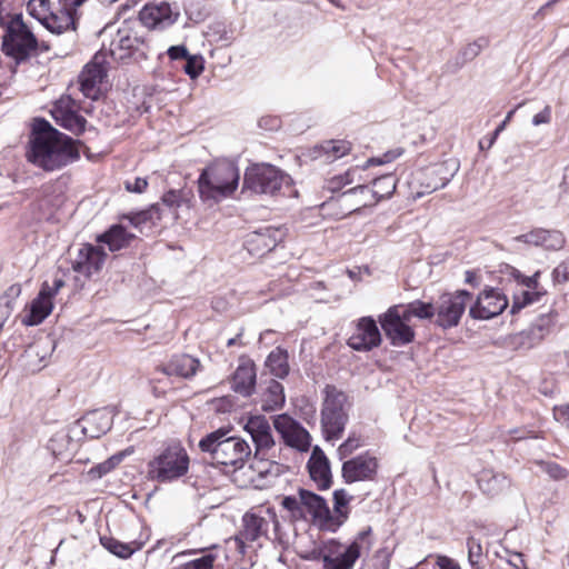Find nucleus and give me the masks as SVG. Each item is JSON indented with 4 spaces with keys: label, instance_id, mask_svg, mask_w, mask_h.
I'll return each mask as SVG.
<instances>
[{
    "label": "nucleus",
    "instance_id": "48",
    "mask_svg": "<svg viewBox=\"0 0 569 569\" xmlns=\"http://www.w3.org/2000/svg\"><path fill=\"white\" fill-rule=\"evenodd\" d=\"M216 558L212 552H206L200 558L180 565L178 569H213Z\"/></svg>",
    "mask_w": 569,
    "mask_h": 569
},
{
    "label": "nucleus",
    "instance_id": "46",
    "mask_svg": "<svg viewBox=\"0 0 569 569\" xmlns=\"http://www.w3.org/2000/svg\"><path fill=\"white\" fill-rule=\"evenodd\" d=\"M361 446L362 441L360 437L356 436L355 433L349 435V437L337 449V456L339 460H345Z\"/></svg>",
    "mask_w": 569,
    "mask_h": 569
},
{
    "label": "nucleus",
    "instance_id": "51",
    "mask_svg": "<svg viewBox=\"0 0 569 569\" xmlns=\"http://www.w3.org/2000/svg\"><path fill=\"white\" fill-rule=\"evenodd\" d=\"M77 111V102L74 99H72L69 96L61 97L54 104V108L52 110L53 118L60 117L61 114H66L69 112Z\"/></svg>",
    "mask_w": 569,
    "mask_h": 569
},
{
    "label": "nucleus",
    "instance_id": "3",
    "mask_svg": "<svg viewBox=\"0 0 569 569\" xmlns=\"http://www.w3.org/2000/svg\"><path fill=\"white\" fill-rule=\"evenodd\" d=\"M229 433L224 428L208 433L199 441V449L209 455L212 465L239 469L251 455V448L242 438Z\"/></svg>",
    "mask_w": 569,
    "mask_h": 569
},
{
    "label": "nucleus",
    "instance_id": "9",
    "mask_svg": "<svg viewBox=\"0 0 569 569\" xmlns=\"http://www.w3.org/2000/svg\"><path fill=\"white\" fill-rule=\"evenodd\" d=\"M471 300L472 295L463 289L440 295L435 301L433 323L443 330L457 327Z\"/></svg>",
    "mask_w": 569,
    "mask_h": 569
},
{
    "label": "nucleus",
    "instance_id": "19",
    "mask_svg": "<svg viewBox=\"0 0 569 569\" xmlns=\"http://www.w3.org/2000/svg\"><path fill=\"white\" fill-rule=\"evenodd\" d=\"M381 343V333L371 317L359 319L356 331L349 337L347 345L356 351H369Z\"/></svg>",
    "mask_w": 569,
    "mask_h": 569
},
{
    "label": "nucleus",
    "instance_id": "6",
    "mask_svg": "<svg viewBox=\"0 0 569 569\" xmlns=\"http://www.w3.org/2000/svg\"><path fill=\"white\" fill-rule=\"evenodd\" d=\"M321 409V428L326 440L341 438L348 422L347 395L337 387L328 385L325 390Z\"/></svg>",
    "mask_w": 569,
    "mask_h": 569
},
{
    "label": "nucleus",
    "instance_id": "62",
    "mask_svg": "<svg viewBox=\"0 0 569 569\" xmlns=\"http://www.w3.org/2000/svg\"><path fill=\"white\" fill-rule=\"evenodd\" d=\"M171 60L186 59L190 53L186 46H171L167 51Z\"/></svg>",
    "mask_w": 569,
    "mask_h": 569
},
{
    "label": "nucleus",
    "instance_id": "10",
    "mask_svg": "<svg viewBox=\"0 0 569 569\" xmlns=\"http://www.w3.org/2000/svg\"><path fill=\"white\" fill-rule=\"evenodd\" d=\"M241 529L238 533L229 538L226 543L230 551L244 557L248 553L251 543L260 541L261 538L268 539L270 521L253 512H246L242 516Z\"/></svg>",
    "mask_w": 569,
    "mask_h": 569
},
{
    "label": "nucleus",
    "instance_id": "42",
    "mask_svg": "<svg viewBox=\"0 0 569 569\" xmlns=\"http://www.w3.org/2000/svg\"><path fill=\"white\" fill-rule=\"evenodd\" d=\"M320 149L328 160L333 161L346 156L351 150V144L346 140H329L321 143Z\"/></svg>",
    "mask_w": 569,
    "mask_h": 569
},
{
    "label": "nucleus",
    "instance_id": "23",
    "mask_svg": "<svg viewBox=\"0 0 569 569\" xmlns=\"http://www.w3.org/2000/svg\"><path fill=\"white\" fill-rule=\"evenodd\" d=\"M53 297L54 292H51V287L44 282L38 296L31 301L29 313L22 318V325L33 327L43 322L52 311Z\"/></svg>",
    "mask_w": 569,
    "mask_h": 569
},
{
    "label": "nucleus",
    "instance_id": "26",
    "mask_svg": "<svg viewBox=\"0 0 569 569\" xmlns=\"http://www.w3.org/2000/svg\"><path fill=\"white\" fill-rule=\"evenodd\" d=\"M199 369V359L187 353L173 355L166 363L157 367V371L166 376H176L183 379L192 378Z\"/></svg>",
    "mask_w": 569,
    "mask_h": 569
},
{
    "label": "nucleus",
    "instance_id": "24",
    "mask_svg": "<svg viewBox=\"0 0 569 569\" xmlns=\"http://www.w3.org/2000/svg\"><path fill=\"white\" fill-rule=\"evenodd\" d=\"M307 468L310 478L316 482L319 490H327L330 488L332 483L330 462L319 446L313 447Z\"/></svg>",
    "mask_w": 569,
    "mask_h": 569
},
{
    "label": "nucleus",
    "instance_id": "38",
    "mask_svg": "<svg viewBox=\"0 0 569 569\" xmlns=\"http://www.w3.org/2000/svg\"><path fill=\"white\" fill-rule=\"evenodd\" d=\"M21 295L19 283L11 284L0 297V329L14 309L16 300Z\"/></svg>",
    "mask_w": 569,
    "mask_h": 569
},
{
    "label": "nucleus",
    "instance_id": "1",
    "mask_svg": "<svg viewBox=\"0 0 569 569\" xmlns=\"http://www.w3.org/2000/svg\"><path fill=\"white\" fill-rule=\"evenodd\" d=\"M79 143L46 119H36L28 160L44 171L59 170L80 158Z\"/></svg>",
    "mask_w": 569,
    "mask_h": 569
},
{
    "label": "nucleus",
    "instance_id": "8",
    "mask_svg": "<svg viewBox=\"0 0 569 569\" xmlns=\"http://www.w3.org/2000/svg\"><path fill=\"white\" fill-rule=\"evenodd\" d=\"M372 184L371 190L365 184H358L339 194V201L347 206V213H352L361 207L368 206L369 202L366 196L369 193L373 198L375 203L390 198L396 190L397 179L393 174H383L373 179Z\"/></svg>",
    "mask_w": 569,
    "mask_h": 569
},
{
    "label": "nucleus",
    "instance_id": "25",
    "mask_svg": "<svg viewBox=\"0 0 569 569\" xmlns=\"http://www.w3.org/2000/svg\"><path fill=\"white\" fill-rule=\"evenodd\" d=\"M244 430L251 436L256 446V456L264 455L267 450L274 446L271 427L266 417H250L244 426Z\"/></svg>",
    "mask_w": 569,
    "mask_h": 569
},
{
    "label": "nucleus",
    "instance_id": "57",
    "mask_svg": "<svg viewBox=\"0 0 569 569\" xmlns=\"http://www.w3.org/2000/svg\"><path fill=\"white\" fill-rule=\"evenodd\" d=\"M543 470L555 480L565 479L568 473L565 468H562L560 465L556 462L543 463Z\"/></svg>",
    "mask_w": 569,
    "mask_h": 569
},
{
    "label": "nucleus",
    "instance_id": "49",
    "mask_svg": "<svg viewBox=\"0 0 569 569\" xmlns=\"http://www.w3.org/2000/svg\"><path fill=\"white\" fill-rule=\"evenodd\" d=\"M186 64L183 66L184 72L191 78H198L203 71V58L198 54H189L186 59Z\"/></svg>",
    "mask_w": 569,
    "mask_h": 569
},
{
    "label": "nucleus",
    "instance_id": "54",
    "mask_svg": "<svg viewBox=\"0 0 569 569\" xmlns=\"http://www.w3.org/2000/svg\"><path fill=\"white\" fill-rule=\"evenodd\" d=\"M552 280L556 283H566L569 281V261H562L553 269Z\"/></svg>",
    "mask_w": 569,
    "mask_h": 569
},
{
    "label": "nucleus",
    "instance_id": "32",
    "mask_svg": "<svg viewBox=\"0 0 569 569\" xmlns=\"http://www.w3.org/2000/svg\"><path fill=\"white\" fill-rule=\"evenodd\" d=\"M134 238L122 224H113L99 234L97 241L107 244L110 251H118L128 247Z\"/></svg>",
    "mask_w": 569,
    "mask_h": 569
},
{
    "label": "nucleus",
    "instance_id": "41",
    "mask_svg": "<svg viewBox=\"0 0 569 569\" xmlns=\"http://www.w3.org/2000/svg\"><path fill=\"white\" fill-rule=\"evenodd\" d=\"M192 192L190 190H169L161 197L162 203L169 209H177L183 204L190 207Z\"/></svg>",
    "mask_w": 569,
    "mask_h": 569
},
{
    "label": "nucleus",
    "instance_id": "18",
    "mask_svg": "<svg viewBox=\"0 0 569 569\" xmlns=\"http://www.w3.org/2000/svg\"><path fill=\"white\" fill-rule=\"evenodd\" d=\"M114 415V410L110 407L96 409L80 418L77 421V426L81 429L84 437L97 439L111 429Z\"/></svg>",
    "mask_w": 569,
    "mask_h": 569
},
{
    "label": "nucleus",
    "instance_id": "20",
    "mask_svg": "<svg viewBox=\"0 0 569 569\" xmlns=\"http://www.w3.org/2000/svg\"><path fill=\"white\" fill-rule=\"evenodd\" d=\"M284 230L281 228L267 227L248 234L246 248L253 256H263L272 251L284 239Z\"/></svg>",
    "mask_w": 569,
    "mask_h": 569
},
{
    "label": "nucleus",
    "instance_id": "17",
    "mask_svg": "<svg viewBox=\"0 0 569 569\" xmlns=\"http://www.w3.org/2000/svg\"><path fill=\"white\" fill-rule=\"evenodd\" d=\"M143 46V38L130 27L129 20H126L123 27L118 29L109 50L114 60H124L139 51Z\"/></svg>",
    "mask_w": 569,
    "mask_h": 569
},
{
    "label": "nucleus",
    "instance_id": "21",
    "mask_svg": "<svg viewBox=\"0 0 569 569\" xmlns=\"http://www.w3.org/2000/svg\"><path fill=\"white\" fill-rule=\"evenodd\" d=\"M512 241L542 247L546 250H560L566 243V238L562 232L558 230L536 228L527 233L512 238Z\"/></svg>",
    "mask_w": 569,
    "mask_h": 569
},
{
    "label": "nucleus",
    "instance_id": "56",
    "mask_svg": "<svg viewBox=\"0 0 569 569\" xmlns=\"http://www.w3.org/2000/svg\"><path fill=\"white\" fill-rule=\"evenodd\" d=\"M458 168L459 166L457 163H453V171L450 172L448 176H442L443 171H445V166L441 164L440 167H438L436 170H435V173L440 176V181L435 183L431 189L435 191V190H438L440 188H445L449 182L450 180L452 179V177L455 176V173L458 171Z\"/></svg>",
    "mask_w": 569,
    "mask_h": 569
},
{
    "label": "nucleus",
    "instance_id": "33",
    "mask_svg": "<svg viewBox=\"0 0 569 569\" xmlns=\"http://www.w3.org/2000/svg\"><path fill=\"white\" fill-rule=\"evenodd\" d=\"M353 499L346 489H337L333 491V513L329 521V528L335 527L333 530L342 526L350 513L349 503Z\"/></svg>",
    "mask_w": 569,
    "mask_h": 569
},
{
    "label": "nucleus",
    "instance_id": "59",
    "mask_svg": "<svg viewBox=\"0 0 569 569\" xmlns=\"http://www.w3.org/2000/svg\"><path fill=\"white\" fill-rule=\"evenodd\" d=\"M553 418L569 429V403L556 406L553 408Z\"/></svg>",
    "mask_w": 569,
    "mask_h": 569
},
{
    "label": "nucleus",
    "instance_id": "63",
    "mask_svg": "<svg viewBox=\"0 0 569 569\" xmlns=\"http://www.w3.org/2000/svg\"><path fill=\"white\" fill-rule=\"evenodd\" d=\"M437 566L439 569H461L458 562L447 556H438Z\"/></svg>",
    "mask_w": 569,
    "mask_h": 569
},
{
    "label": "nucleus",
    "instance_id": "30",
    "mask_svg": "<svg viewBox=\"0 0 569 569\" xmlns=\"http://www.w3.org/2000/svg\"><path fill=\"white\" fill-rule=\"evenodd\" d=\"M552 326V315H541L528 329L519 333V345L527 349L533 348L550 332Z\"/></svg>",
    "mask_w": 569,
    "mask_h": 569
},
{
    "label": "nucleus",
    "instance_id": "47",
    "mask_svg": "<svg viewBox=\"0 0 569 569\" xmlns=\"http://www.w3.org/2000/svg\"><path fill=\"white\" fill-rule=\"evenodd\" d=\"M358 169H349L343 174L335 176L327 182V189L332 193L340 191L345 186L355 181L353 176Z\"/></svg>",
    "mask_w": 569,
    "mask_h": 569
},
{
    "label": "nucleus",
    "instance_id": "52",
    "mask_svg": "<svg viewBox=\"0 0 569 569\" xmlns=\"http://www.w3.org/2000/svg\"><path fill=\"white\" fill-rule=\"evenodd\" d=\"M467 548H468V561L470 566H475L477 563H480V560L482 558V546L478 539L475 537H470L467 540Z\"/></svg>",
    "mask_w": 569,
    "mask_h": 569
},
{
    "label": "nucleus",
    "instance_id": "15",
    "mask_svg": "<svg viewBox=\"0 0 569 569\" xmlns=\"http://www.w3.org/2000/svg\"><path fill=\"white\" fill-rule=\"evenodd\" d=\"M399 308V306H392L379 317L386 337L396 347L406 346L415 339L413 329L408 323L401 322Z\"/></svg>",
    "mask_w": 569,
    "mask_h": 569
},
{
    "label": "nucleus",
    "instance_id": "55",
    "mask_svg": "<svg viewBox=\"0 0 569 569\" xmlns=\"http://www.w3.org/2000/svg\"><path fill=\"white\" fill-rule=\"evenodd\" d=\"M114 466H116L114 460L112 458L108 459L104 462L92 467L89 471V475L92 478H101L104 475H107L108 472H110L114 468Z\"/></svg>",
    "mask_w": 569,
    "mask_h": 569
},
{
    "label": "nucleus",
    "instance_id": "13",
    "mask_svg": "<svg viewBox=\"0 0 569 569\" xmlns=\"http://www.w3.org/2000/svg\"><path fill=\"white\" fill-rule=\"evenodd\" d=\"M508 306V299L497 288H488L481 291L470 305L469 316L476 320H489L500 315Z\"/></svg>",
    "mask_w": 569,
    "mask_h": 569
},
{
    "label": "nucleus",
    "instance_id": "64",
    "mask_svg": "<svg viewBox=\"0 0 569 569\" xmlns=\"http://www.w3.org/2000/svg\"><path fill=\"white\" fill-rule=\"evenodd\" d=\"M508 563L516 569H526L525 568V560L522 558L521 553H513L510 559H508Z\"/></svg>",
    "mask_w": 569,
    "mask_h": 569
},
{
    "label": "nucleus",
    "instance_id": "7",
    "mask_svg": "<svg viewBox=\"0 0 569 569\" xmlns=\"http://www.w3.org/2000/svg\"><path fill=\"white\" fill-rule=\"evenodd\" d=\"M189 463L187 450L180 443H172L149 462V473L158 482H171L187 475Z\"/></svg>",
    "mask_w": 569,
    "mask_h": 569
},
{
    "label": "nucleus",
    "instance_id": "27",
    "mask_svg": "<svg viewBox=\"0 0 569 569\" xmlns=\"http://www.w3.org/2000/svg\"><path fill=\"white\" fill-rule=\"evenodd\" d=\"M257 382L256 365L250 359L241 360L231 377V389L242 396L250 397Z\"/></svg>",
    "mask_w": 569,
    "mask_h": 569
},
{
    "label": "nucleus",
    "instance_id": "31",
    "mask_svg": "<svg viewBox=\"0 0 569 569\" xmlns=\"http://www.w3.org/2000/svg\"><path fill=\"white\" fill-rule=\"evenodd\" d=\"M488 46L489 39L486 37H480L473 42L466 44L463 48L460 49L458 54L452 60H449L446 63V72L456 73L467 62L472 61L475 58H477L480 54V52Z\"/></svg>",
    "mask_w": 569,
    "mask_h": 569
},
{
    "label": "nucleus",
    "instance_id": "2",
    "mask_svg": "<svg viewBox=\"0 0 569 569\" xmlns=\"http://www.w3.org/2000/svg\"><path fill=\"white\" fill-rule=\"evenodd\" d=\"M239 179V169L234 162L227 159L214 160L199 174V197L203 202L218 203L236 191Z\"/></svg>",
    "mask_w": 569,
    "mask_h": 569
},
{
    "label": "nucleus",
    "instance_id": "43",
    "mask_svg": "<svg viewBox=\"0 0 569 569\" xmlns=\"http://www.w3.org/2000/svg\"><path fill=\"white\" fill-rule=\"evenodd\" d=\"M130 223L134 227H140L147 222L154 223L161 219V211L159 204H152L146 210L133 212L127 216Z\"/></svg>",
    "mask_w": 569,
    "mask_h": 569
},
{
    "label": "nucleus",
    "instance_id": "50",
    "mask_svg": "<svg viewBox=\"0 0 569 569\" xmlns=\"http://www.w3.org/2000/svg\"><path fill=\"white\" fill-rule=\"evenodd\" d=\"M281 506L291 513L292 518H295V519L305 518L302 502H301L300 497L297 498L293 496H287L282 499Z\"/></svg>",
    "mask_w": 569,
    "mask_h": 569
},
{
    "label": "nucleus",
    "instance_id": "5",
    "mask_svg": "<svg viewBox=\"0 0 569 569\" xmlns=\"http://www.w3.org/2000/svg\"><path fill=\"white\" fill-rule=\"evenodd\" d=\"M1 50L17 66L26 62L38 50V40L21 14H14L6 24Z\"/></svg>",
    "mask_w": 569,
    "mask_h": 569
},
{
    "label": "nucleus",
    "instance_id": "28",
    "mask_svg": "<svg viewBox=\"0 0 569 569\" xmlns=\"http://www.w3.org/2000/svg\"><path fill=\"white\" fill-rule=\"evenodd\" d=\"M298 495L301 498L302 509L311 515L313 521L329 527L331 511L326 499L307 489H299Z\"/></svg>",
    "mask_w": 569,
    "mask_h": 569
},
{
    "label": "nucleus",
    "instance_id": "58",
    "mask_svg": "<svg viewBox=\"0 0 569 569\" xmlns=\"http://www.w3.org/2000/svg\"><path fill=\"white\" fill-rule=\"evenodd\" d=\"M148 187V181L146 178L137 177L133 181L127 180L124 181V188L129 192L133 193H142L146 191Z\"/></svg>",
    "mask_w": 569,
    "mask_h": 569
},
{
    "label": "nucleus",
    "instance_id": "4",
    "mask_svg": "<svg viewBox=\"0 0 569 569\" xmlns=\"http://www.w3.org/2000/svg\"><path fill=\"white\" fill-rule=\"evenodd\" d=\"M243 190L270 197L297 194L292 178L278 167L266 162L253 163L246 169Z\"/></svg>",
    "mask_w": 569,
    "mask_h": 569
},
{
    "label": "nucleus",
    "instance_id": "36",
    "mask_svg": "<svg viewBox=\"0 0 569 569\" xmlns=\"http://www.w3.org/2000/svg\"><path fill=\"white\" fill-rule=\"evenodd\" d=\"M288 358V351L281 347H277L268 355L264 366L273 377L284 379L290 372Z\"/></svg>",
    "mask_w": 569,
    "mask_h": 569
},
{
    "label": "nucleus",
    "instance_id": "35",
    "mask_svg": "<svg viewBox=\"0 0 569 569\" xmlns=\"http://www.w3.org/2000/svg\"><path fill=\"white\" fill-rule=\"evenodd\" d=\"M479 488L488 496H496L509 487V480L503 473L485 470L478 479Z\"/></svg>",
    "mask_w": 569,
    "mask_h": 569
},
{
    "label": "nucleus",
    "instance_id": "16",
    "mask_svg": "<svg viewBox=\"0 0 569 569\" xmlns=\"http://www.w3.org/2000/svg\"><path fill=\"white\" fill-rule=\"evenodd\" d=\"M179 14L168 2L149 3L139 12V21L150 30H164L178 20Z\"/></svg>",
    "mask_w": 569,
    "mask_h": 569
},
{
    "label": "nucleus",
    "instance_id": "39",
    "mask_svg": "<svg viewBox=\"0 0 569 569\" xmlns=\"http://www.w3.org/2000/svg\"><path fill=\"white\" fill-rule=\"evenodd\" d=\"M100 542L109 552L122 559L131 557L139 549L134 542L124 543L113 537H100Z\"/></svg>",
    "mask_w": 569,
    "mask_h": 569
},
{
    "label": "nucleus",
    "instance_id": "22",
    "mask_svg": "<svg viewBox=\"0 0 569 569\" xmlns=\"http://www.w3.org/2000/svg\"><path fill=\"white\" fill-rule=\"evenodd\" d=\"M106 257L107 254L101 248L90 243L83 244L72 263V269L90 277L102 268Z\"/></svg>",
    "mask_w": 569,
    "mask_h": 569
},
{
    "label": "nucleus",
    "instance_id": "60",
    "mask_svg": "<svg viewBox=\"0 0 569 569\" xmlns=\"http://www.w3.org/2000/svg\"><path fill=\"white\" fill-rule=\"evenodd\" d=\"M523 103H519L516 108H513L512 110H510L505 120L496 128V130L493 131L492 133V137L489 141V147L492 146V143L495 142V140L497 139V137L500 134L501 131L505 130L506 126L510 122V120L512 119L513 114L516 113L517 109L520 108Z\"/></svg>",
    "mask_w": 569,
    "mask_h": 569
},
{
    "label": "nucleus",
    "instance_id": "12",
    "mask_svg": "<svg viewBox=\"0 0 569 569\" xmlns=\"http://www.w3.org/2000/svg\"><path fill=\"white\" fill-rule=\"evenodd\" d=\"M378 459L369 451L345 460L341 477L348 485L361 481H373L378 475Z\"/></svg>",
    "mask_w": 569,
    "mask_h": 569
},
{
    "label": "nucleus",
    "instance_id": "40",
    "mask_svg": "<svg viewBox=\"0 0 569 569\" xmlns=\"http://www.w3.org/2000/svg\"><path fill=\"white\" fill-rule=\"evenodd\" d=\"M57 123L76 136L81 134L86 130L87 120L77 111L61 114L54 118Z\"/></svg>",
    "mask_w": 569,
    "mask_h": 569
},
{
    "label": "nucleus",
    "instance_id": "53",
    "mask_svg": "<svg viewBox=\"0 0 569 569\" xmlns=\"http://www.w3.org/2000/svg\"><path fill=\"white\" fill-rule=\"evenodd\" d=\"M541 296L542 293L539 291H523L521 301L518 298L515 299L511 312L515 313L517 310H520L528 305L539 301Z\"/></svg>",
    "mask_w": 569,
    "mask_h": 569
},
{
    "label": "nucleus",
    "instance_id": "34",
    "mask_svg": "<svg viewBox=\"0 0 569 569\" xmlns=\"http://www.w3.org/2000/svg\"><path fill=\"white\" fill-rule=\"evenodd\" d=\"M42 26L52 33L61 34L67 30H76V16L62 8L58 12L52 11Z\"/></svg>",
    "mask_w": 569,
    "mask_h": 569
},
{
    "label": "nucleus",
    "instance_id": "14",
    "mask_svg": "<svg viewBox=\"0 0 569 569\" xmlns=\"http://www.w3.org/2000/svg\"><path fill=\"white\" fill-rule=\"evenodd\" d=\"M273 426L288 447L301 452L310 449L311 436L297 420L288 415H279L273 420Z\"/></svg>",
    "mask_w": 569,
    "mask_h": 569
},
{
    "label": "nucleus",
    "instance_id": "29",
    "mask_svg": "<svg viewBox=\"0 0 569 569\" xmlns=\"http://www.w3.org/2000/svg\"><path fill=\"white\" fill-rule=\"evenodd\" d=\"M104 77L106 70L100 63H88L79 74L80 90L83 96L92 100L98 99L99 86Z\"/></svg>",
    "mask_w": 569,
    "mask_h": 569
},
{
    "label": "nucleus",
    "instance_id": "11",
    "mask_svg": "<svg viewBox=\"0 0 569 569\" xmlns=\"http://www.w3.org/2000/svg\"><path fill=\"white\" fill-rule=\"evenodd\" d=\"M361 555V546L355 540L349 545L331 539L320 550L322 569H352Z\"/></svg>",
    "mask_w": 569,
    "mask_h": 569
},
{
    "label": "nucleus",
    "instance_id": "44",
    "mask_svg": "<svg viewBox=\"0 0 569 569\" xmlns=\"http://www.w3.org/2000/svg\"><path fill=\"white\" fill-rule=\"evenodd\" d=\"M28 13L37 19L41 24L44 23L51 11L49 0H29L27 3Z\"/></svg>",
    "mask_w": 569,
    "mask_h": 569
},
{
    "label": "nucleus",
    "instance_id": "61",
    "mask_svg": "<svg viewBox=\"0 0 569 569\" xmlns=\"http://www.w3.org/2000/svg\"><path fill=\"white\" fill-rule=\"evenodd\" d=\"M551 121V107L546 106L540 112L533 116L532 118V124L533 126H540V124H547Z\"/></svg>",
    "mask_w": 569,
    "mask_h": 569
},
{
    "label": "nucleus",
    "instance_id": "37",
    "mask_svg": "<svg viewBox=\"0 0 569 569\" xmlns=\"http://www.w3.org/2000/svg\"><path fill=\"white\" fill-rule=\"evenodd\" d=\"M284 400L283 386L277 380L271 379L266 391L262 393V410L267 412L278 410L284 405Z\"/></svg>",
    "mask_w": 569,
    "mask_h": 569
},
{
    "label": "nucleus",
    "instance_id": "45",
    "mask_svg": "<svg viewBox=\"0 0 569 569\" xmlns=\"http://www.w3.org/2000/svg\"><path fill=\"white\" fill-rule=\"evenodd\" d=\"M409 309L411 315L421 320L436 319L435 302H425L421 300H415L409 302Z\"/></svg>",
    "mask_w": 569,
    "mask_h": 569
}]
</instances>
